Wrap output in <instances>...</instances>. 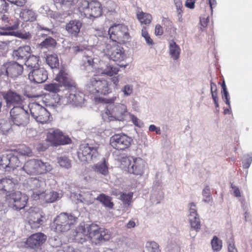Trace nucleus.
<instances>
[{
	"label": "nucleus",
	"mask_w": 252,
	"mask_h": 252,
	"mask_svg": "<svg viewBox=\"0 0 252 252\" xmlns=\"http://www.w3.org/2000/svg\"><path fill=\"white\" fill-rule=\"evenodd\" d=\"M77 155L80 161L88 162L96 158L98 153L96 148L84 143L80 145Z\"/></svg>",
	"instance_id": "f8f14e48"
},
{
	"label": "nucleus",
	"mask_w": 252,
	"mask_h": 252,
	"mask_svg": "<svg viewBox=\"0 0 252 252\" xmlns=\"http://www.w3.org/2000/svg\"><path fill=\"white\" fill-rule=\"evenodd\" d=\"M212 247L214 251H219L222 247L221 240L214 236L211 241Z\"/></svg>",
	"instance_id": "c03bdc74"
},
{
	"label": "nucleus",
	"mask_w": 252,
	"mask_h": 252,
	"mask_svg": "<svg viewBox=\"0 0 252 252\" xmlns=\"http://www.w3.org/2000/svg\"><path fill=\"white\" fill-rule=\"evenodd\" d=\"M20 164L19 158L12 153L8 154V169L14 170Z\"/></svg>",
	"instance_id": "c9c22d12"
},
{
	"label": "nucleus",
	"mask_w": 252,
	"mask_h": 252,
	"mask_svg": "<svg viewBox=\"0 0 252 252\" xmlns=\"http://www.w3.org/2000/svg\"><path fill=\"white\" fill-rule=\"evenodd\" d=\"M10 114L13 124L16 126H25L29 123L28 113L21 107H13L10 110Z\"/></svg>",
	"instance_id": "9d476101"
},
{
	"label": "nucleus",
	"mask_w": 252,
	"mask_h": 252,
	"mask_svg": "<svg viewBox=\"0 0 252 252\" xmlns=\"http://www.w3.org/2000/svg\"><path fill=\"white\" fill-rule=\"evenodd\" d=\"M39 61V58L38 57L34 55L30 56L25 62V65L29 67L32 68V69L37 68L39 65L38 63Z\"/></svg>",
	"instance_id": "72a5a7b5"
},
{
	"label": "nucleus",
	"mask_w": 252,
	"mask_h": 252,
	"mask_svg": "<svg viewBox=\"0 0 252 252\" xmlns=\"http://www.w3.org/2000/svg\"><path fill=\"white\" fill-rule=\"evenodd\" d=\"M228 252H238L233 241L229 242L228 245Z\"/></svg>",
	"instance_id": "680f3d73"
},
{
	"label": "nucleus",
	"mask_w": 252,
	"mask_h": 252,
	"mask_svg": "<svg viewBox=\"0 0 252 252\" xmlns=\"http://www.w3.org/2000/svg\"><path fill=\"white\" fill-rule=\"evenodd\" d=\"M23 84H14L5 94H23Z\"/></svg>",
	"instance_id": "4c0bfd02"
},
{
	"label": "nucleus",
	"mask_w": 252,
	"mask_h": 252,
	"mask_svg": "<svg viewBox=\"0 0 252 252\" xmlns=\"http://www.w3.org/2000/svg\"><path fill=\"white\" fill-rule=\"evenodd\" d=\"M82 22L78 20H72L65 25V30L72 36L77 37L82 27Z\"/></svg>",
	"instance_id": "5701e85b"
},
{
	"label": "nucleus",
	"mask_w": 252,
	"mask_h": 252,
	"mask_svg": "<svg viewBox=\"0 0 252 252\" xmlns=\"http://www.w3.org/2000/svg\"><path fill=\"white\" fill-rule=\"evenodd\" d=\"M96 200L101 202L104 206L106 207L110 206V199L109 197L106 196L104 194H101L97 196Z\"/></svg>",
	"instance_id": "de8ad7c7"
},
{
	"label": "nucleus",
	"mask_w": 252,
	"mask_h": 252,
	"mask_svg": "<svg viewBox=\"0 0 252 252\" xmlns=\"http://www.w3.org/2000/svg\"><path fill=\"white\" fill-rule=\"evenodd\" d=\"M87 232L89 233V239L94 245H100L110 238V234L102 231L95 224H87Z\"/></svg>",
	"instance_id": "6e6552de"
},
{
	"label": "nucleus",
	"mask_w": 252,
	"mask_h": 252,
	"mask_svg": "<svg viewBox=\"0 0 252 252\" xmlns=\"http://www.w3.org/2000/svg\"><path fill=\"white\" fill-rule=\"evenodd\" d=\"M82 16L91 19L100 16L102 13V8L100 3L97 0L88 2L84 0L79 7Z\"/></svg>",
	"instance_id": "0eeeda50"
},
{
	"label": "nucleus",
	"mask_w": 252,
	"mask_h": 252,
	"mask_svg": "<svg viewBox=\"0 0 252 252\" xmlns=\"http://www.w3.org/2000/svg\"><path fill=\"white\" fill-rule=\"evenodd\" d=\"M149 130L150 131H156V133L158 134H160V129L158 127H157L154 125H151L149 127Z\"/></svg>",
	"instance_id": "052dcab7"
},
{
	"label": "nucleus",
	"mask_w": 252,
	"mask_h": 252,
	"mask_svg": "<svg viewBox=\"0 0 252 252\" xmlns=\"http://www.w3.org/2000/svg\"><path fill=\"white\" fill-rule=\"evenodd\" d=\"M49 242L51 246L55 248L60 246L62 244L61 241L58 236L50 237L49 239Z\"/></svg>",
	"instance_id": "8fccbe9b"
},
{
	"label": "nucleus",
	"mask_w": 252,
	"mask_h": 252,
	"mask_svg": "<svg viewBox=\"0 0 252 252\" xmlns=\"http://www.w3.org/2000/svg\"><path fill=\"white\" fill-rule=\"evenodd\" d=\"M123 44L113 43L111 45V60L116 62L117 66H111V76L113 74H116L119 71V67L125 68L127 66L126 63H124L123 62L126 59V56L123 47Z\"/></svg>",
	"instance_id": "423d86ee"
},
{
	"label": "nucleus",
	"mask_w": 252,
	"mask_h": 252,
	"mask_svg": "<svg viewBox=\"0 0 252 252\" xmlns=\"http://www.w3.org/2000/svg\"><path fill=\"white\" fill-rule=\"evenodd\" d=\"M53 96L50 104L57 106L58 105L71 104L74 106H81L84 103V98L82 95H52Z\"/></svg>",
	"instance_id": "1a4fd4ad"
},
{
	"label": "nucleus",
	"mask_w": 252,
	"mask_h": 252,
	"mask_svg": "<svg viewBox=\"0 0 252 252\" xmlns=\"http://www.w3.org/2000/svg\"><path fill=\"white\" fill-rule=\"evenodd\" d=\"M47 64L52 68L59 67V61L58 56L55 54L48 55L46 59Z\"/></svg>",
	"instance_id": "473e14b6"
},
{
	"label": "nucleus",
	"mask_w": 252,
	"mask_h": 252,
	"mask_svg": "<svg viewBox=\"0 0 252 252\" xmlns=\"http://www.w3.org/2000/svg\"><path fill=\"white\" fill-rule=\"evenodd\" d=\"M195 0H187L186 1V6L189 8H193L194 7Z\"/></svg>",
	"instance_id": "0e129e2a"
},
{
	"label": "nucleus",
	"mask_w": 252,
	"mask_h": 252,
	"mask_svg": "<svg viewBox=\"0 0 252 252\" xmlns=\"http://www.w3.org/2000/svg\"><path fill=\"white\" fill-rule=\"evenodd\" d=\"M169 51L171 57L174 60H177L179 58L181 49L173 40L171 41L169 43Z\"/></svg>",
	"instance_id": "7c9ffc66"
},
{
	"label": "nucleus",
	"mask_w": 252,
	"mask_h": 252,
	"mask_svg": "<svg viewBox=\"0 0 252 252\" xmlns=\"http://www.w3.org/2000/svg\"><path fill=\"white\" fill-rule=\"evenodd\" d=\"M46 240V236L42 233H36L30 236L26 242L25 247L32 249H38Z\"/></svg>",
	"instance_id": "f3484780"
},
{
	"label": "nucleus",
	"mask_w": 252,
	"mask_h": 252,
	"mask_svg": "<svg viewBox=\"0 0 252 252\" xmlns=\"http://www.w3.org/2000/svg\"><path fill=\"white\" fill-rule=\"evenodd\" d=\"M111 194L122 200L125 207H128L132 202L133 196V192H129L128 193L121 192L116 190L112 191Z\"/></svg>",
	"instance_id": "a878e982"
},
{
	"label": "nucleus",
	"mask_w": 252,
	"mask_h": 252,
	"mask_svg": "<svg viewBox=\"0 0 252 252\" xmlns=\"http://www.w3.org/2000/svg\"><path fill=\"white\" fill-rule=\"evenodd\" d=\"M28 216V223L31 226L32 229H36L39 228L42 224L44 217L42 213L41 212L35 211L32 209H30Z\"/></svg>",
	"instance_id": "6ab92c4d"
},
{
	"label": "nucleus",
	"mask_w": 252,
	"mask_h": 252,
	"mask_svg": "<svg viewBox=\"0 0 252 252\" xmlns=\"http://www.w3.org/2000/svg\"><path fill=\"white\" fill-rule=\"evenodd\" d=\"M74 239L78 243L83 244L89 239V233L87 232V226L81 224L76 229Z\"/></svg>",
	"instance_id": "b1692460"
},
{
	"label": "nucleus",
	"mask_w": 252,
	"mask_h": 252,
	"mask_svg": "<svg viewBox=\"0 0 252 252\" xmlns=\"http://www.w3.org/2000/svg\"><path fill=\"white\" fill-rule=\"evenodd\" d=\"M189 218L198 216L196 211V205L194 203H189Z\"/></svg>",
	"instance_id": "3c124183"
},
{
	"label": "nucleus",
	"mask_w": 252,
	"mask_h": 252,
	"mask_svg": "<svg viewBox=\"0 0 252 252\" xmlns=\"http://www.w3.org/2000/svg\"><path fill=\"white\" fill-rule=\"evenodd\" d=\"M110 111L109 108V106L107 105L105 108V110L102 112L101 116L102 119L107 122H109L110 121Z\"/></svg>",
	"instance_id": "603ef678"
},
{
	"label": "nucleus",
	"mask_w": 252,
	"mask_h": 252,
	"mask_svg": "<svg viewBox=\"0 0 252 252\" xmlns=\"http://www.w3.org/2000/svg\"><path fill=\"white\" fill-rule=\"evenodd\" d=\"M0 168L5 169V171H10L8 169V154L0 157Z\"/></svg>",
	"instance_id": "79ce46f5"
},
{
	"label": "nucleus",
	"mask_w": 252,
	"mask_h": 252,
	"mask_svg": "<svg viewBox=\"0 0 252 252\" xmlns=\"http://www.w3.org/2000/svg\"><path fill=\"white\" fill-rule=\"evenodd\" d=\"M56 43L55 39L52 37H49L41 42L39 44V46L41 48H53L55 47Z\"/></svg>",
	"instance_id": "ea45409f"
},
{
	"label": "nucleus",
	"mask_w": 252,
	"mask_h": 252,
	"mask_svg": "<svg viewBox=\"0 0 252 252\" xmlns=\"http://www.w3.org/2000/svg\"><path fill=\"white\" fill-rule=\"evenodd\" d=\"M136 17L142 24L148 25L151 23L152 20V16L150 14L143 11L137 13Z\"/></svg>",
	"instance_id": "2f4dec72"
},
{
	"label": "nucleus",
	"mask_w": 252,
	"mask_h": 252,
	"mask_svg": "<svg viewBox=\"0 0 252 252\" xmlns=\"http://www.w3.org/2000/svg\"><path fill=\"white\" fill-rule=\"evenodd\" d=\"M146 247L149 252H160L158 244L154 241L147 242Z\"/></svg>",
	"instance_id": "49530a36"
},
{
	"label": "nucleus",
	"mask_w": 252,
	"mask_h": 252,
	"mask_svg": "<svg viewBox=\"0 0 252 252\" xmlns=\"http://www.w3.org/2000/svg\"><path fill=\"white\" fill-rule=\"evenodd\" d=\"M115 160L120 168L128 173L141 177L144 173L145 162L141 158L121 154Z\"/></svg>",
	"instance_id": "f257e3e1"
},
{
	"label": "nucleus",
	"mask_w": 252,
	"mask_h": 252,
	"mask_svg": "<svg viewBox=\"0 0 252 252\" xmlns=\"http://www.w3.org/2000/svg\"><path fill=\"white\" fill-rule=\"evenodd\" d=\"M252 161V155L251 154H248L245 157V158L243 160V167L244 168H248Z\"/></svg>",
	"instance_id": "864d4df0"
},
{
	"label": "nucleus",
	"mask_w": 252,
	"mask_h": 252,
	"mask_svg": "<svg viewBox=\"0 0 252 252\" xmlns=\"http://www.w3.org/2000/svg\"><path fill=\"white\" fill-rule=\"evenodd\" d=\"M77 219L75 214L62 213L54 219L53 226L58 233L65 232L76 223Z\"/></svg>",
	"instance_id": "f03ea898"
},
{
	"label": "nucleus",
	"mask_w": 252,
	"mask_h": 252,
	"mask_svg": "<svg viewBox=\"0 0 252 252\" xmlns=\"http://www.w3.org/2000/svg\"><path fill=\"white\" fill-rule=\"evenodd\" d=\"M19 21L18 19H16L13 25L11 23H9L10 26L6 28H0L2 31H0V35H13L17 36L18 33L15 32H12L11 31L16 30L18 28L19 25Z\"/></svg>",
	"instance_id": "cd10ccee"
},
{
	"label": "nucleus",
	"mask_w": 252,
	"mask_h": 252,
	"mask_svg": "<svg viewBox=\"0 0 252 252\" xmlns=\"http://www.w3.org/2000/svg\"><path fill=\"white\" fill-rule=\"evenodd\" d=\"M130 38L127 26L124 24H114L111 25V40L114 43L125 44L129 42Z\"/></svg>",
	"instance_id": "39448f33"
},
{
	"label": "nucleus",
	"mask_w": 252,
	"mask_h": 252,
	"mask_svg": "<svg viewBox=\"0 0 252 252\" xmlns=\"http://www.w3.org/2000/svg\"><path fill=\"white\" fill-rule=\"evenodd\" d=\"M17 181L13 179L2 178L0 179V194H7L14 190Z\"/></svg>",
	"instance_id": "4be33fe9"
},
{
	"label": "nucleus",
	"mask_w": 252,
	"mask_h": 252,
	"mask_svg": "<svg viewBox=\"0 0 252 252\" xmlns=\"http://www.w3.org/2000/svg\"><path fill=\"white\" fill-rule=\"evenodd\" d=\"M132 86L129 85H126L123 90L124 94H130L132 93Z\"/></svg>",
	"instance_id": "13d9d810"
},
{
	"label": "nucleus",
	"mask_w": 252,
	"mask_h": 252,
	"mask_svg": "<svg viewBox=\"0 0 252 252\" xmlns=\"http://www.w3.org/2000/svg\"><path fill=\"white\" fill-rule=\"evenodd\" d=\"M94 100L96 102L102 103L103 104H108L110 102V100L108 99L103 98L100 97H95Z\"/></svg>",
	"instance_id": "e2e57ef3"
},
{
	"label": "nucleus",
	"mask_w": 252,
	"mask_h": 252,
	"mask_svg": "<svg viewBox=\"0 0 252 252\" xmlns=\"http://www.w3.org/2000/svg\"><path fill=\"white\" fill-rule=\"evenodd\" d=\"M55 80L62 86L67 88L75 87V82L69 77L68 74L64 69H62L57 75Z\"/></svg>",
	"instance_id": "aec40b11"
},
{
	"label": "nucleus",
	"mask_w": 252,
	"mask_h": 252,
	"mask_svg": "<svg viewBox=\"0 0 252 252\" xmlns=\"http://www.w3.org/2000/svg\"><path fill=\"white\" fill-rule=\"evenodd\" d=\"M47 140L52 145L58 146L71 143L70 138L58 129L50 130L47 134Z\"/></svg>",
	"instance_id": "9b49d317"
},
{
	"label": "nucleus",
	"mask_w": 252,
	"mask_h": 252,
	"mask_svg": "<svg viewBox=\"0 0 252 252\" xmlns=\"http://www.w3.org/2000/svg\"><path fill=\"white\" fill-rule=\"evenodd\" d=\"M189 221L192 229L198 231L200 229V222L199 217L189 218Z\"/></svg>",
	"instance_id": "a19ab883"
},
{
	"label": "nucleus",
	"mask_w": 252,
	"mask_h": 252,
	"mask_svg": "<svg viewBox=\"0 0 252 252\" xmlns=\"http://www.w3.org/2000/svg\"><path fill=\"white\" fill-rule=\"evenodd\" d=\"M20 18L26 22H33L36 19L35 13L31 9H23L20 13Z\"/></svg>",
	"instance_id": "c85d7f7f"
},
{
	"label": "nucleus",
	"mask_w": 252,
	"mask_h": 252,
	"mask_svg": "<svg viewBox=\"0 0 252 252\" xmlns=\"http://www.w3.org/2000/svg\"><path fill=\"white\" fill-rule=\"evenodd\" d=\"M31 52V47L29 45H25L19 47L17 49L13 51V56L17 60L26 59L30 54Z\"/></svg>",
	"instance_id": "393cba45"
},
{
	"label": "nucleus",
	"mask_w": 252,
	"mask_h": 252,
	"mask_svg": "<svg viewBox=\"0 0 252 252\" xmlns=\"http://www.w3.org/2000/svg\"><path fill=\"white\" fill-rule=\"evenodd\" d=\"M8 4L5 0H0V13H3L7 11Z\"/></svg>",
	"instance_id": "4d7b16f0"
},
{
	"label": "nucleus",
	"mask_w": 252,
	"mask_h": 252,
	"mask_svg": "<svg viewBox=\"0 0 252 252\" xmlns=\"http://www.w3.org/2000/svg\"><path fill=\"white\" fill-rule=\"evenodd\" d=\"M45 186V181L37 178H30L22 184L23 189L29 192L34 200H37L39 195L43 193Z\"/></svg>",
	"instance_id": "20e7f679"
},
{
	"label": "nucleus",
	"mask_w": 252,
	"mask_h": 252,
	"mask_svg": "<svg viewBox=\"0 0 252 252\" xmlns=\"http://www.w3.org/2000/svg\"><path fill=\"white\" fill-rule=\"evenodd\" d=\"M52 169V167L49 162H43L38 159L27 161L22 168V171L30 175L45 173Z\"/></svg>",
	"instance_id": "7ed1b4c3"
},
{
	"label": "nucleus",
	"mask_w": 252,
	"mask_h": 252,
	"mask_svg": "<svg viewBox=\"0 0 252 252\" xmlns=\"http://www.w3.org/2000/svg\"><path fill=\"white\" fill-rule=\"evenodd\" d=\"M144 38L146 41V43L148 45H154V41H153V39L151 38L150 35L147 36V37H145Z\"/></svg>",
	"instance_id": "774afa93"
},
{
	"label": "nucleus",
	"mask_w": 252,
	"mask_h": 252,
	"mask_svg": "<svg viewBox=\"0 0 252 252\" xmlns=\"http://www.w3.org/2000/svg\"><path fill=\"white\" fill-rule=\"evenodd\" d=\"M129 115L131 120L135 126L141 127L143 126V124L140 120L132 114Z\"/></svg>",
	"instance_id": "5fc2aeb1"
},
{
	"label": "nucleus",
	"mask_w": 252,
	"mask_h": 252,
	"mask_svg": "<svg viewBox=\"0 0 252 252\" xmlns=\"http://www.w3.org/2000/svg\"><path fill=\"white\" fill-rule=\"evenodd\" d=\"M29 107L32 116L36 122L44 124L49 120L50 113L43 106L33 103L31 104Z\"/></svg>",
	"instance_id": "ddd939ff"
},
{
	"label": "nucleus",
	"mask_w": 252,
	"mask_h": 252,
	"mask_svg": "<svg viewBox=\"0 0 252 252\" xmlns=\"http://www.w3.org/2000/svg\"><path fill=\"white\" fill-rule=\"evenodd\" d=\"M211 91L212 94H217V87L216 84L211 83Z\"/></svg>",
	"instance_id": "338daca9"
},
{
	"label": "nucleus",
	"mask_w": 252,
	"mask_h": 252,
	"mask_svg": "<svg viewBox=\"0 0 252 252\" xmlns=\"http://www.w3.org/2000/svg\"><path fill=\"white\" fill-rule=\"evenodd\" d=\"M132 139L124 134H117L111 137V147L118 150H124L128 148Z\"/></svg>",
	"instance_id": "2eb2a0df"
},
{
	"label": "nucleus",
	"mask_w": 252,
	"mask_h": 252,
	"mask_svg": "<svg viewBox=\"0 0 252 252\" xmlns=\"http://www.w3.org/2000/svg\"><path fill=\"white\" fill-rule=\"evenodd\" d=\"M19 153L22 155L31 156L32 155V151L28 147L22 146L21 148L19 149Z\"/></svg>",
	"instance_id": "6e6d98bb"
},
{
	"label": "nucleus",
	"mask_w": 252,
	"mask_h": 252,
	"mask_svg": "<svg viewBox=\"0 0 252 252\" xmlns=\"http://www.w3.org/2000/svg\"><path fill=\"white\" fill-rule=\"evenodd\" d=\"M5 100L7 106H17L21 104L23 102V98L21 95H3Z\"/></svg>",
	"instance_id": "c756f323"
},
{
	"label": "nucleus",
	"mask_w": 252,
	"mask_h": 252,
	"mask_svg": "<svg viewBox=\"0 0 252 252\" xmlns=\"http://www.w3.org/2000/svg\"><path fill=\"white\" fill-rule=\"evenodd\" d=\"M9 204L14 210H20L27 205L28 196L20 191H16L9 194Z\"/></svg>",
	"instance_id": "4468645a"
},
{
	"label": "nucleus",
	"mask_w": 252,
	"mask_h": 252,
	"mask_svg": "<svg viewBox=\"0 0 252 252\" xmlns=\"http://www.w3.org/2000/svg\"><path fill=\"white\" fill-rule=\"evenodd\" d=\"M59 197V193L54 191L44 190L37 199H41L46 203H52Z\"/></svg>",
	"instance_id": "bb28decb"
},
{
	"label": "nucleus",
	"mask_w": 252,
	"mask_h": 252,
	"mask_svg": "<svg viewBox=\"0 0 252 252\" xmlns=\"http://www.w3.org/2000/svg\"><path fill=\"white\" fill-rule=\"evenodd\" d=\"M155 33L156 35H161L163 34V30L160 25H157L156 26Z\"/></svg>",
	"instance_id": "bf43d9fd"
},
{
	"label": "nucleus",
	"mask_w": 252,
	"mask_h": 252,
	"mask_svg": "<svg viewBox=\"0 0 252 252\" xmlns=\"http://www.w3.org/2000/svg\"><path fill=\"white\" fill-rule=\"evenodd\" d=\"M93 168L95 172L101 173L104 175L108 173V168L105 164V160L104 158L101 163H98L95 164L94 165Z\"/></svg>",
	"instance_id": "f704fd0d"
},
{
	"label": "nucleus",
	"mask_w": 252,
	"mask_h": 252,
	"mask_svg": "<svg viewBox=\"0 0 252 252\" xmlns=\"http://www.w3.org/2000/svg\"><path fill=\"white\" fill-rule=\"evenodd\" d=\"M36 88L30 83H23V94H31L35 92Z\"/></svg>",
	"instance_id": "37998d69"
},
{
	"label": "nucleus",
	"mask_w": 252,
	"mask_h": 252,
	"mask_svg": "<svg viewBox=\"0 0 252 252\" xmlns=\"http://www.w3.org/2000/svg\"><path fill=\"white\" fill-rule=\"evenodd\" d=\"M126 107L123 104H118L114 106L111 111V122H113L111 125H114V123L117 121H123L125 114L126 113Z\"/></svg>",
	"instance_id": "412c9836"
},
{
	"label": "nucleus",
	"mask_w": 252,
	"mask_h": 252,
	"mask_svg": "<svg viewBox=\"0 0 252 252\" xmlns=\"http://www.w3.org/2000/svg\"><path fill=\"white\" fill-rule=\"evenodd\" d=\"M11 128L9 121L5 119H0V132L6 134Z\"/></svg>",
	"instance_id": "e433bc0d"
},
{
	"label": "nucleus",
	"mask_w": 252,
	"mask_h": 252,
	"mask_svg": "<svg viewBox=\"0 0 252 252\" xmlns=\"http://www.w3.org/2000/svg\"><path fill=\"white\" fill-rule=\"evenodd\" d=\"M62 87L61 84L54 83L45 84L44 86V89L51 93L56 94L60 92Z\"/></svg>",
	"instance_id": "58836bf2"
},
{
	"label": "nucleus",
	"mask_w": 252,
	"mask_h": 252,
	"mask_svg": "<svg viewBox=\"0 0 252 252\" xmlns=\"http://www.w3.org/2000/svg\"><path fill=\"white\" fill-rule=\"evenodd\" d=\"M203 201L205 202H209L211 199V192L209 186H206L202 191Z\"/></svg>",
	"instance_id": "09e8293b"
},
{
	"label": "nucleus",
	"mask_w": 252,
	"mask_h": 252,
	"mask_svg": "<svg viewBox=\"0 0 252 252\" xmlns=\"http://www.w3.org/2000/svg\"><path fill=\"white\" fill-rule=\"evenodd\" d=\"M3 74L11 77H17L22 74L23 66L16 62H9L4 63L1 67Z\"/></svg>",
	"instance_id": "dca6fc26"
},
{
	"label": "nucleus",
	"mask_w": 252,
	"mask_h": 252,
	"mask_svg": "<svg viewBox=\"0 0 252 252\" xmlns=\"http://www.w3.org/2000/svg\"><path fill=\"white\" fill-rule=\"evenodd\" d=\"M58 163L61 167L68 169L71 166V161L66 157H61L58 158Z\"/></svg>",
	"instance_id": "a18cd8bd"
},
{
	"label": "nucleus",
	"mask_w": 252,
	"mask_h": 252,
	"mask_svg": "<svg viewBox=\"0 0 252 252\" xmlns=\"http://www.w3.org/2000/svg\"><path fill=\"white\" fill-rule=\"evenodd\" d=\"M31 82L35 83H42L48 79L47 71L43 67L33 69L30 72L28 76Z\"/></svg>",
	"instance_id": "a211bd4d"
},
{
	"label": "nucleus",
	"mask_w": 252,
	"mask_h": 252,
	"mask_svg": "<svg viewBox=\"0 0 252 252\" xmlns=\"http://www.w3.org/2000/svg\"><path fill=\"white\" fill-rule=\"evenodd\" d=\"M231 188L233 190V192L235 196H236V197H239L241 196L240 191L239 190V188L235 186L232 184Z\"/></svg>",
	"instance_id": "69168bd1"
}]
</instances>
